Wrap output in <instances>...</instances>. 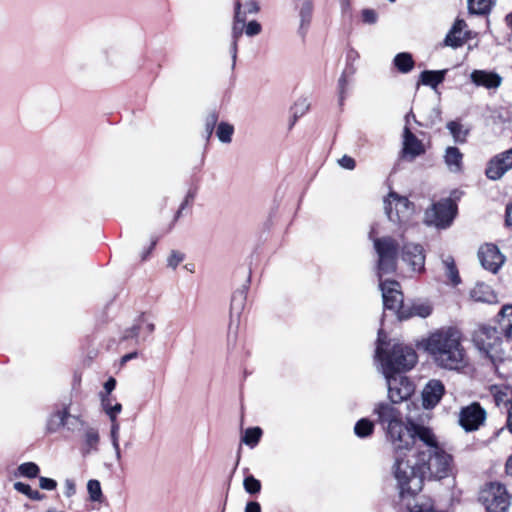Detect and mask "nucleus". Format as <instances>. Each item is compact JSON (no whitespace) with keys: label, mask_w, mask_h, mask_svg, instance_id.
Segmentation results:
<instances>
[{"label":"nucleus","mask_w":512,"mask_h":512,"mask_svg":"<svg viewBox=\"0 0 512 512\" xmlns=\"http://www.w3.org/2000/svg\"><path fill=\"white\" fill-rule=\"evenodd\" d=\"M154 330V323L150 321L144 314H142L131 327L123 331L121 340L135 339L138 343L141 332L145 333L146 335H150L154 332Z\"/></svg>","instance_id":"aec40b11"},{"label":"nucleus","mask_w":512,"mask_h":512,"mask_svg":"<svg viewBox=\"0 0 512 512\" xmlns=\"http://www.w3.org/2000/svg\"><path fill=\"white\" fill-rule=\"evenodd\" d=\"M444 392L445 388L440 380H430L422 391L423 406L427 409L434 408L441 400Z\"/></svg>","instance_id":"6ab92c4d"},{"label":"nucleus","mask_w":512,"mask_h":512,"mask_svg":"<svg viewBox=\"0 0 512 512\" xmlns=\"http://www.w3.org/2000/svg\"><path fill=\"white\" fill-rule=\"evenodd\" d=\"M183 210H184V204H181L176 215H175L174 221H176L181 216V213Z\"/></svg>","instance_id":"338daca9"},{"label":"nucleus","mask_w":512,"mask_h":512,"mask_svg":"<svg viewBox=\"0 0 512 512\" xmlns=\"http://www.w3.org/2000/svg\"><path fill=\"white\" fill-rule=\"evenodd\" d=\"M393 62L398 71L404 74L410 72L414 67L413 57L408 52L398 53Z\"/></svg>","instance_id":"7c9ffc66"},{"label":"nucleus","mask_w":512,"mask_h":512,"mask_svg":"<svg viewBox=\"0 0 512 512\" xmlns=\"http://www.w3.org/2000/svg\"><path fill=\"white\" fill-rule=\"evenodd\" d=\"M245 23H233L232 26V42L230 45V54L232 58V68L236 65L237 51H238V40L243 34Z\"/></svg>","instance_id":"c756f323"},{"label":"nucleus","mask_w":512,"mask_h":512,"mask_svg":"<svg viewBox=\"0 0 512 512\" xmlns=\"http://www.w3.org/2000/svg\"><path fill=\"white\" fill-rule=\"evenodd\" d=\"M446 128L449 130L455 143L463 144L466 142L469 129L464 128L460 122L450 121L446 124Z\"/></svg>","instance_id":"c85d7f7f"},{"label":"nucleus","mask_w":512,"mask_h":512,"mask_svg":"<svg viewBox=\"0 0 512 512\" xmlns=\"http://www.w3.org/2000/svg\"><path fill=\"white\" fill-rule=\"evenodd\" d=\"M426 350L442 368L456 370L465 365L461 333L456 328H442L432 333L427 339Z\"/></svg>","instance_id":"f257e3e1"},{"label":"nucleus","mask_w":512,"mask_h":512,"mask_svg":"<svg viewBox=\"0 0 512 512\" xmlns=\"http://www.w3.org/2000/svg\"><path fill=\"white\" fill-rule=\"evenodd\" d=\"M119 430L120 425L117 420L111 421V430H110V437L113 449L115 451V456L118 461L121 460V451L119 446Z\"/></svg>","instance_id":"c9c22d12"},{"label":"nucleus","mask_w":512,"mask_h":512,"mask_svg":"<svg viewBox=\"0 0 512 512\" xmlns=\"http://www.w3.org/2000/svg\"><path fill=\"white\" fill-rule=\"evenodd\" d=\"M18 472L21 476L35 478L39 474V467L34 462H25L18 466Z\"/></svg>","instance_id":"ea45409f"},{"label":"nucleus","mask_w":512,"mask_h":512,"mask_svg":"<svg viewBox=\"0 0 512 512\" xmlns=\"http://www.w3.org/2000/svg\"><path fill=\"white\" fill-rule=\"evenodd\" d=\"M116 387V380L110 377L104 384V389L107 394H110Z\"/></svg>","instance_id":"13d9d810"},{"label":"nucleus","mask_w":512,"mask_h":512,"mask_svg":"<svg viewBox=\"0 0 512 512\" xmlns=\"http://www.w3.org/2000/svg\"><path fill=\"white\" fill-rule=\"evenodd\" d=\"M507 428L512 433V404L510 405V407L508 409Z\"/></svg>","instance_id":"e2e57ef3"},{"label":"nucleus","mask_w":512,"mask_h":512,"mask_svg":"<svg viewBox=\"0 0 512 512\" xmlns=\"http://www.w3.org/2000/svg\"><path fill=\"white\" fill-rule=\"evenodd\" d=\"M424 478L441 480L452 472V456L438 445L437 438L432 432V440L425 441L417 452L413 453Z\"/></svg>","instance_id":"20e7f679"},{"label":"nucleus","mask_w":512,"mask_h":512,"mask_svg":"<svg viewBox=\"0 0 512 512\" xmlns=\"http://www.w3.org/2000/svg\"><path fill=\"white\" fill-rule=\"evenodd\" d=\"M425 153V148L421 140H419L406 124L403 130V148L402 155L410 160Z\"/></svg>","instance_id":"a211bd4d"},{"label":"nucleus","mask_w":512,"mask_h":512,"mask_svg":"<svg viewBox=\"0 0 512 512\" xmlns=\"http://www.w3.org/2000/svg\"><path fill=\"white\" fill-rule=\"evenodd\" d=\"M466 22L463 19H456L453 26L444 39V45L452 48H458L466 42L464 29Z\"/></svg>","instance_id":"412c9836"},{"label":"nucleus","mask_w":512,"mask_h":512,"mask_svg":"<svg viewBox=\"0 0 512 512\" xmlns=\"http://www.w3.org/2000/svg\"><path fill=\"white\" fill-rule=\"evenodd\" d=\"M479 500L487 512H505L510 505L506 488L500 483H490L483 488Z\"/></svg>","instance_id":"1a4fd4ad"},{"label":"nucleus","mask_w":512,"mask_h":512,"mask_svg":"<svg viewBox=\"0 0 512 512\" xmlns=\"http://www.w3.org/2000/svg\"><path fill=\"white\" fill-rule=\"evenodd\" d=\"M456 213V206L451 199H444L434 203L425 212V222L437 228H447L452 223Z\"/></svg>","instance_id":"9d476101"},{"label":"nucleus","mask_w":512,"mask_h":512,"mask_svg":"<svg viewBox=\"0 0 512 512\" xmlns=\"http://www.w3.org/2000/svg\"><path fill=\"white\" fill-rule=\"evenodd\" d=\"M468 9L472 14H485L490 9L491 0H467Z\"/></svg>","instance_id":"e433bc0d"},{"label":"nucleus","mask_w":512,"mask_h":512,"mask_svg":"<svg viewBox=\"0 0 512 512\" xmlns=\"http://www.w3.org/2000/svg\"><path fill=\"white\" fill-rule=\"evenodd\" d=\"M262 435V430L259 427L248 428L243 437L242 442L250 447H254L259 442Z\"/></svg>","instance_id":"f704fd0d"},{"label":"nucleus","mask_w":512,"mask_h":512,"mask_svg":"<svg viewBox=\"0 0 512 512\" xmlns=\"http://www.w3.org/2000/svg\"><path fill=\"white\" fill-rule=\"evenodd\" d=\"M470 296L476 302L492 303L495 300V295L490 286L484 283L476 284L470 291Z\"/></svg>","instance_id":"bb28decb"},{"label":"nucleus","mask_w":512,"mask_h":512,"mask_svg":"<svg viewBox=\"0 0 512 512\" xmlns=\"http://www.w3.org/2000/svg\"><path fill=\"white\" fill-rule=\"evenodd\" d=\"M87 490L90 496V499L95 502H100L102 499V489L100 482L98 480L92 479L87 483Z\"/></svg>","instance_id":"79ce46f5"},{"label":"nucleus","mask_w":512,"mask_h":512,"mask_svg":"<svg viewBox=\"0 0 512 512\" xmlns=\"http://www.w3.org/2000/svg\"><path fill=\"white\" fill-rule=\"evenodd\" d=\"M362 20L367 24H374L377 21V14L372 9H364L362 11Z\"/></svg>","instance_id":"603ef678"},{"label":"nucleus","mask_w":512,"mask_h":512,"mask_svg":"<svg viewBox=\"0 0 512 512\" xmlns=\"http://www.w3.org/2000/svg\"><path fill=\"white\" fill-rule=\"evenodd\" d=\"M446 70H425L420 75V83L436 88L444 81Z\"/></svg>","instance_id":"cd10ccee"},{"label":"nucleus","mask_w":512,"mask_h":512,"mask_svg":"<svg viewBox=\"0 0 512 512\" xmlns=\"http://www.w3.org/2000/svg\"><path fill=\"white\" fill-rule=\"evenodd\" d=\"M246 21V12H241V4L240 2H236L235 4V16L233 23H245Z\"/></svg>","instance_id":"5fc2aeb1"},{"label":"nucleus","mask_w":512,"mask_h":512,"mask_svg":"<svg viewBox=\"0 0 512 512\" xmlns=\"http://www.w3.org/2000/svg\"><path fill=\"white\" fill-rule=\"evenodd\" d=\"M387 442L394 453V458L407 457L408 453L417 452L425 441L432 440V430L409 421L404 425L385 434Z\"/></svg>","instance_id":"39448f33"},{"label":"nucleus","mask_w":512,"mask_h":512,"mask_svg":"<svg viewBox=\"0 0 512 512\" xmlns=\"http://www.w3.org/2000/svg\"><path fill=\"white\" fill-rule=\"evenodd\" d=\"M443 264L446 267V275L449 278V280L454 284L457 285L460 282V277L458 270L455 266L454 260L452 257H448L443 261Z\"/></svg>","instance_id":"58836bf2"},{"label":"nucleus","mask_w":512,"mask_h":512,"mask_svg":"<svg viewBox=\"0 0 512 512\" xmlns=\"http://www.w3.org/2000/svg\"><path fill=\"white\" fill-rule=\"evenodd\" d=\"M384 209L388 219L397 224L407 223L414 213L413 203L393 191L384 200Z\"/></svg>","instance_id":"6e6552de"},{"label":"nucleus","mask_w":512,"mask_h":512,"mask_svg":"<svg viewBox=\"0 0 512 512\" xmlns=\"http://www.w3.org/2000/svg\"><path fill=\"white\" fill-rule=\"evenodd\" d=\"M259 11V5L257 2L255 1H249L246 3V14L249 13V14H253V13H257Z\"/></svg>","instance_id":"4d7b16f0"},{"label":"nucleus","mask_w":512,"mask_h":512,"mask_svg":"<svg viewBox=\"0 0 512 512\" xmlns=\"http://www.w3.org/2000/svg\"><path fill=\"white\" fill-rule=\"evenodd\" d=\"M402 260L413 272H422L425 265V255L421 245L408 243L402 248Z\"/></svg>","instance_id":"f3484780"},{"label":"nucleus","mask_w":512,"mask_h":512,"mask_svg":"<svg viewBox=\"0 0 512 512\" xmlns=\"http://www.w3.org/2000/svg\"><path fill=\"white\" fill-rule=\"evenodd\" d=\"M39 486L43 490H54L57 486V482L51 478L40 477Z\"/></svg>","instance_id":"864d4df0"},{"label":"nucleus","mask_w":512,"mask_h":512,"mask_svg":"<svg viewBox=\"0 0 512 512\" xmlns=\"http://www.w3.org/2000/svg\"><path fill=\"white\" fill-rule=\"evenodd\" d=\"M485 416V410L478 403H473L461 409L459 414V424L466 431H473L478 429V427L483 423Z\"/></svg>","instance_id":"4468645a"},{"label":"nucleus","mask_w":512,"mask_h":512,"mask_svg":"<svg viewBox=\"0 0 512 512\" xmlns=\"http://www.w3.org/2000/svg\"><path fill=\"white\" fill-rule=\"evenodd\" d=\"M218 117L219 116L216 111H211L207 114L205 118V132L207 139H209L212 136L215 126L218 122Z\"/></svg>","instance_id":"c03bdc74"},{"label":"nucleus","mask_w":512,"mask_h":512,"mask_svg":"<svg viewBox=\"0 0 512 512\" xmlns=\"http://www.w3.org/2000/svg\"><path fill=\"white\" fill-rule=\"evenodd\" d=\"M348 85V81H347V72L344 71L341 75V77L339 78L338 80V88H339V101H340V104H342L343 100H344V97H345V91H346V87Z\"/></svg>","instance_id":"09e8293b"},{"label":"nucleus","mask_w":512,"mask_h":512,"mask_svg":"<svg viewBox=\"0 0 512 512\" xmlns=\"http://www.w3.org/2000/svg\"><path fill=\"white\" fill-rule=\"evenodd\" d=\"M245 512H261V506L256 501H251L246 504Z\"/></svg>","instance_id":"6e6d98bb"},{"label":"nucleus","mask_w":512,"mask_h":512,"mask_svg":"<svg viewBox=\"0 0 512 512\" xmlns=\"http://www.w3.org/2000/svg\"><path fill=\"white\" fill-rule=\"evenodd\" d=\"M156 243H157V239H155V240H153V241L151 242L150 249H149V250H148V251H147V252L142 256V259H143V260H144V259H146V257H147V256H148V254L150 253V251L155 247Z\"/></svg>","instance_id":"69168bd1"},{"label":"nucleus","mask_w":512,"mask_h":512,"mask_svg":"<svg viewBox=\"0 0 512 512\" xmlns=\"http://www.w3.org/2000/svg\"><path fill=\"white\" fill-rule=\"evenodd\" d=\"M506 472L508 475L512 476V455L508 458L506 462Z\"/></svg>","instance_id":"0e129e2a"},{"label":"nucleus","mask_w":512,"mask_h":512,"mask_svg":"<svg viewBox=\"0 0 512 512\" xmlns=\"http://www.w3.org/2000/svg\"><path fill=\"white\" fill-rule=\"evenodd\" d=\"M410 512H441L434 509L429 500H417L414 505L409 506Z\"/></svg>","instance_id":"49530a36"},{"label":"nucleus","mask_w":512,"mask_h":512,"mask_svg":"<svg viewBox=\"0 0 512 512\" xmlns=\"http://www.w3.org/2000/svg\"><path fill=\"white\" fill-rule=\"evenodd\" d=\"M338 163L342 168L347 169V170H353L356 166L355 160L348 155L342 156L338 160Z\"/></svg>","instance_id":"3c124183"},{"label":"nucleus","mask_w":512,"mask_h":512,"mask_svg":"<svg viewBox=\"0 0 512 512\" xmlns=\"http://www.w3.org/2000/svg\"><path fill=\"white\" fill-rule=\"evenodd\" d=\"M65 484H66V487H67L66 495L67 496H71L72 494H74V492H75L74 483L72 481H70V480H67Z\"/></svg>","instance_id":"680f3d73"},{"label":"nucleus","mask_w":512,"mask_h":512,"mask_svg":"<svg viewBox=\"0 0 512 512\" xmlns=\"http://www.w3.org/2000/svg\"><path fill=\"white\" fill-rule=\"evenodd\" d=\"M512 168V148L493 157L486 168V176L491 180L500 179Z\"/></svg>","instance_id":"2eb2a0df"},{"label":"nucleus","mask_w":512,"mask_h":512,"mask_svg":"<svg viewBox=\"0 0 512 512\" xmlns=\"http://www.w3.org/2000/svg\"><path fill=\"white\" fill-rule=\"evenodd\" d=\"M470 78L475 85L483 86L487 89L498 88L502 82L500 75L485 70H474L471 73Z\"/></svg>","instance_id":"5701e85b"},{"label":"nucleus","mask_w":512,"mask_h":512,"mask_svg":"<svg viewBox=\"0 0 512 512\" xmlns=\"http://www.w3.org/2000/svg\"><path fill=\"white\" fill-rule=\"evenodd\" d=\"M184 260V254L178 251H172L167 262L168 266L175 269Z\"/></svg>","instance_id":"8fccbe9b"},{"label":"nucleus","mask_w":512,"mask_h":512,"mask_svg":"<svg viewBox=\"0 0 512 512\" xmlns=\"http://www.w3.org/2000/svg\"><path fill=\"white\" fill-rule=\"evenodd\" d=\"M505 221L507 226L512 227V202L506 207Z\"/></svg>","instance_id":"bf43d9fd"},{"label":"nucleus","mask_w":512,"mask_h":512,"mask_svg":"<svg viewBox=\"0 0 512 512\" xmlns=\"http://www.w3.org/2000/svg\"><path fill=\"white\" fill-rule=\"evenodd\" d=\"M386 334L378 331L375 359L380 363L383 375H394L408 371L417 362V354L412 347L386 341Z\"/></svg>","instance_id":"7ed1b4c3"},{"label":"nucleus","mask_w":512,"mask_h":512,"mask_svg":"<svg viewBox=\"0 0 512 512\" xmlns=\"http://www.w3.org/2000/svg\"><path fill=\"white\" fill-rule=\"evenodd\" d=\"M138 356V353L136 351L134 352H131V353H128L126 355H124L121 360H120V364L121 365H125L128 361L132 360V359H135L136 357Z\"/></svg>","instance_id":"052dcab7"},{"label":"nucleus","mask_w":512,"mask_h":512,"mask_svg":"<svg viewBox=\"0 0 512 512\" xmlns=\"http://www.w3.org/2000/svg\"><path fill=\"white\" fill-rule=\"evenodd\" d=\"M14 489L26 495L28 498L32 500H42L44 498L43 494H41L37 490H32V488L28 484H25L23 482H15Z\"/></svg>","instance_id":"4c0bfd02"},{"label":"nucleus","mask_w":512,"mask_h":512,"mask_svg":"<svg viewBox=\"0 0 512 512\" xmlns=\"http://www.w3.org/2000/svg\"><path fill=\"white\" fill-rule=\"evenodd\" d=\"M373 243L378 255L377 274L382 278L384 274H390L396 270L399 244L390 236L376 238Z\"/></svg>","instance_id":"0eeeda50"},{"label":"nucleus","mask_w":512,"mask_h":512,"mask_svg":"<svg viewBox=\"0 0 512 512\" xmlns=\"http://www.w3.org/2000/svg\"><path fill=\"white\" fill-rule=\"evenodd\" d=\"M246 297H247V291H246L245 287L237 290L232 296L231 311L236 312L237 314H240L242 312V310L244 309Z\"/></svg>","instance_id":"473e14b6"},{"label":"nucleus","mask_w":512,"mask_h":512,"mask_svg":"<svg viewBox=\"0 0 512 512\" xmlns=\"http://www.w3.org/2000/svg\"><path fill=\"white\" fill-rule=\"evenodd\" d=\"M262 30V27L259 22L256 20L250 21L247 25H245V34L249 37H253L258 35Z\"/></svg>","instance_id":"de8ad7c7"},{"label":"nucleus","mask_w":512,"mask_h":512,"mask_svg":"<svg viewBox=\"0 0 512 512\" xmlns=\"http://www.w3.org/2000/svg\"><path fill=\"white\" fill-rule=\"evenodd\" d=\"M243 486L245 491L249 494H256L261 490V482L252 475L244 478Z\"/></svg>","instance_id":"37998d69"},{"label":"nucleus","mask_w":512,"mask_h":512,"mask_svg":"<svg viewBox=\"0 0 512 512\" xmlns=\"http://www.w3.org/2000/svg\"><path fill=\"white\" fill-rule=\"evenodd\" d=\"M393 475L397 481L400 496L415 495L423 487L424 476L413 454L407 457L395 458Z\"/></svg>","instance_id":"423d86ee"},{"label":"nucleus","mask_w":512,"mask_h":512,"mask_svg":"<svg viewBox=\"0 0 512 512\" xmlns=\"http://www.w3.org/2000/svg\"><path fill=\"white\" fill-rule=\"evenodd\" d=\"M99 443V434L98 431L94 428H89L85 432V444L87 446L86 453H89L91 450H96L97 445Z\"/></svg>","instance_id":"a19ab883"},{"label":"nucleus","mask_w":512,"mask_h":512,"mask_svg":"<svg viewBox=\"0 0 512 512\" xmlns=\"http://www.w3.org/2000/svg\"><path fill=\"white\" fill-rule=\"evenodd\" d=\"M313 14V2L311 0H304L301 5L298 7V15H299V28L298 34L301 38H305Z\"/></svg>","instance_id":"393cba45"},{"label":"nucleus","mask_w":512,"mask_h":512,"mask_svg":"<svg viewBox=\"0 0 512 512\" xmlns=\"http://www.w3.org/2000/svg\"><path fill=\"white\" fill-rule=\"evenodd\" d=\"M432 312V307L427 302H411V303H405L404 306H402V309H400V320H406L414 316H419L421 318L428 317Z\"/></svg>","instance_id":"4be33fe9"},{"label":"nucleus","mask_w":512,"mask_h":512,"mask_svg":"<svg viewBox=\"0 0 512 512\" xmlns=\"http://www.w3.org/2000/svg\"><path fill=\"white\" fill-rule=\"evenodd\" d=\"M192 199V195L188 194L185 198V200L182 202L184 204V208L189 204L190 200Z\"/></svg>","instance_id":"774afa93"},{"label":"nucleus","mask_w":512,"mask_h":512,"mask_svg":"<svg viewBox=\"0 0 512 512\" xmlns=\"http://www.w3.org/2000/svg\"><path fill=\"white\" fill-rule=\"evenodd\" d=\"M478 258L482 267L492 273H496L504 262V257L497 246L485 244L478 251Z\"/></svg>","instance_id":"dca6fc26"},{"label":"nucleus","mask_w":512,"mask_h":512,"mask_svg":"<svg viewBox=\"0 0 512 512\" xmlns=\"http://www.w3.org/2000/svg\"><path fill=\"white\" fill-rule=\"evenodd\" d=\"M70 418L77 420L76 417L70 415L69 405H65L61 410H57L49 416L46 424L47 431L50 433L58 431L68 424Z\"/></svg>","instance_id":"b1692460"},{"label":"nucleus","mask_w":512,"mask_h":512,"mask_svg":"<svg viewBox=\"0 0 512 512\" xmlns=\"http://www.w3.org/2000/svg\"><path fill=\"white\" fill-rule=\"evenodd\" d=\"M444 162L450 172H460L463 165V154L457 147L449 146L445 150Z\"/></svg>","instance_id":"a878e982"},{"label":"nucleus","mask_w":512,"mask_h":512,"mask_svg":"<svg viewBox=\"0 0 512 512\" xmlns=\"http://www.w3.org/2000/svg\"><path fill=\"white\" fill-rule=\"evenodd\" d=\"M379 281L385 309L394 311L399 317L400 309L405 305L400 284L395 280H382V278H379Z\"/></svg>","instance_id":"ddd939ff"},{"label":"nucleus","mask_w":512,"mask_h":512,"mask_svg":"<svg viewBox=\"0 0 512 512\" xmlns=\"http://www.w3.org/2000/svg\"><path fill=\"white\" fill-rule=\"evenodd\" d=\"M388 397L394 404L401 403L408 398L415 391L414 383L402 373L394 375H385Z\"/></svg>","instance_id":"f8f14e48"},{"label":"nucleus","mask_w":512,"mask_h":512,"mask_svg":"<svg viewBox=\"0 0 512 512\" xmlns=\"http://www.w3.org/2000/svg\"><path fill=\"white\" fill-rule=\"evenodd\" d=\"M374 422L368 418L358 420L354 426V433L359 438H367L374 432Z\"/></svg>","instance_id":"2f4dec72"},{"label":"nucleus","mask_w":512,"mask_h":512,"mask_svg":"<svg viewBox=\"0 0 512 512\" xmlns=\"http://www.w3.org/2000/svg\"><path fill=\"white\" fill-rule=\"evenodd\" d=\"M373 414L377 417L376 422L382 427L385 434L405 424L402 412L392 402L375 404Z\"/></svg>","instance_id":"9b49d317"},{"label":"nucleus","mask_w":512,"mask_h":512,"mask_svg":"<svg viewBox=\"0 0 512 512\" xmlns=\"http://www.w3.org/2000/svg\"><path fill=\"white\" fill-rule=\"evenodd\" d=\"M234 133L233 125L227 122H221L217 126L216 135L220 142L230 143L232 141V135Z\"/></svg>","instance_id":"72a5a7b5"},{"label":"nucleus","mask_w":512,"mask_h":512,"mask_svg":"<svg viewBox=\"0 0 512 512\" xmlns=\"http://www.w3.org/2000/svg\"><path fill=\"white\" fill-rule=\"evenodd\" d=\"M497 317L498 327L482 325L473 333L477 349L492 361L502 358V336L512 340V305H505Z\"/></svg>","instance_id":"f03ea898"},{"label":"nucleus","mask_w":512,"mask_h":512,"mask_svg":"<svg viewBox=\"0 0 512 512\" xmlns=\"http://www.w3.org/2000/svg\"><path fill=\"white\" fill-rule=\"evenodd\" d=\"M102 404H103L104 410H105L106 414L109 416L110 420L111 421L117 420L116 417L121 412L122 405L120 403H116L115 405L111 406L109 404L108 398H102Z\"/></svg>","instance_id":"a18cd8bd"}]
</instances>
